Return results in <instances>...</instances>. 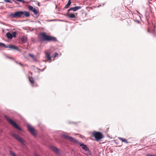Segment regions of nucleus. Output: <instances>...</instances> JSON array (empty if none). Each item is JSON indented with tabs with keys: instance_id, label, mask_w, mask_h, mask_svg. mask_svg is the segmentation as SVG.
I'll list each match as a JSON object with an SVG mask.
<instances>
[{
	"instance_id": "nucleus-27",
	"label": "nucleus",
	"mask_w": 156,
	"mask_h": 156,
	"mask_svg": "<svg viewBox=\"0 0 156 156\" xmlns=\"http://www.w3.org/2000/svg\"><path fill=\"white\" fill-rule=\"evenodd\" d=\"M58 55V54L57 53L55 52V55H54V58H55Z\"/></svg>"
},
{
	"instance_id": "nucleus-32",
	"label": "nucleus",
	"mask_w": 156,
	"mask_h": 156,
	"mask_svg": "<svg viewBox=\"0 0 156 156\" xmlns=\"http://www.w3.org/2000/svg\"><path fill=\"white\" fill-rule=\"evenodd\" d=\"M35 156H38V155L37 154H35Z\"/></svg>"
},
{
	"instance_id": "nucleus-31",
	"label": "nucleus",
	"mask_w": 156,
	"mask_h": 156,
	"mask_svg": "<svg viewBox=\"0 0 156 156\" xmlns=\"http://www.w3.org/2000/svg\"><path fill=\"white\" fill-rule=\"evenodd\" d=\"M19 64H20V65H21L22 66H23V65L21 63H19Z\"/></svg>"
},
{
	"instance_id": "nucleus-26",
	"label": "nucleus",
	"mask_w": 156,
	"mask_h": 156,
	"mask_svg": "<svg viewBox=\"0 0 156 156\" xmlns=\"http://www.w3.org/2000/svg\"><path fill=\"white\" fill-rule=\"evenodd\" d=\"M4 1L5 2L10 3H12V2L10 0H4Z\"/></svg>"
},
{
	"instance_id": "nucleus-1",
	"label": "nucleus",
	"mask_w": 156,
	"mask_h": 156,
	"mask_svg": "<svg viewBox=\"0 0 156 156\" xmlns=\"http://www.w3.org/2000/svg\"><path fill=\"white\" fill-rule=\"evenodd\" d=\"M41 37H40V41H47L48 42H57L56 38L54 36L47 35L45 32L40 33Z\"/></svg>"
},
{
	"instance_id": "nucleus-23",
	"label": "nucleus",
	"mask_w": 156,
	"mask_h": 156,
	"mask_svg": "<svg viewBox=\"0 0 156 156\" xmlns=\"http://www.w3.org/2000/svg\"><path fill=\"white\" fill-rule=\"evenodd\" d=\"M12 36L13 37H15L16 35V32H14L12 33Z\"/></svg>"
},
{
	"instance_id": "nucleus-22",
	"label": "nucleus",
	"mask_w": 156,
	"mask_h": 156,
	"mask_svg": "<svg viewBox=\"0 0 156 156\" xmlns=\"http://www.w3.org/2000/svg\"><path fill=\"white\" fill-rule=\"evenodd\" d=\"M13 2H16V1H18L21 2H22L23 3H24L25 2L23 0H12Z\"/></svg>"
},
{
	"instance_id": "nucleus-20",
	"label": "nucleus",
	"mask_w": 156,
	"mask_h": 156,
	"mask_svg": "<svg viewBox=\"0 0 156 156\" xmlns=\"http://www.w3.org/2000/svg\"><path fill=\"white\" fill-rule=\"evenodd\" d=\"M32 11L33 12L34 14L35 15H37L38 13V11H37L35 8Z\"/></svg>"
},
{
	"instance_id": "nucleus-9",
	"label": "nucleus",
	"mask_w": 156,
	"mask_h": 156,
	"mask_svg": "<svg viewBox=\"0 0 156 156\" xmlns=\"http://www.w3.org/2000/svg\"><path fill=\"white\" fill-rule=\"evenodd\" d=\"M81 8V7L80 6H75L74 7H71L68 10L67 12H69V11L71 10H73V11H76L79 9H80Z\"/></svg>"
},
{
	"instance_id": "nucleus-18",
	"label": "nucleus",
	"mask_w": 156,
	"mask_h": 156,
	"mask_svg": "<svg viewBox=\"0 0 156 156\" xmlns=\"http://www.w3.org/2000/svg\"><path fill=\"white\" fill-rule=\"evenodd\" d=\"M22 41L23 43H25L27 42V37H23L22 38Z\"/></svg>"
},
{
	"instance_id": "nucleus-13",
	"label": "nucleus",
	"mask_w": 156,
	"mask_h": 156,
	"mask_svg": "<svg viewBox=\"0 0 156 156\" xmlns=\"http://www.w3.org/2000/svg\"><path fill=\"white\" fill-rule=\"evenodd\" d=\"M67 16L68 17L70 18H75V15L73 13H71L70 14L69 13H67Z\"/></svg>"
},
{
	"instance_id": "nucleus-11",
	"label": "nucleus",
	"mask_w": 156,
	"mask_h": 156,
	"mask_svg": "<svg viewBox=\"0 0 156 156\" xmlns=\"http://www.w3.org/2000/svg\"><path fill=\"white\" fill-rule=\"evenodd\" d=\"M79 143L80 144V146H81L82 148L83 149L84 151H86V150H87V149L88 148L86 145L83 143L81 144L80 143Z\"/></svg>"
},
{
	"instance_id": "nucleus-25",
	"label": "nucleus",
	"mask_w": 156,
	"mask_h": 156,
	"mask_svg": "<svg viewBox=\"0 0 156 156\" xmlns=\"http://www.w3.org/2000/svg\"><path fill=\"white\" fill-rule=\"evenodd\" d=\"M29 55L31 58H33L35 57L34 56L33 54H29Z\"/></svg>"
},
{
	"instance_id": "nucleus-2",
	"label": "nucleus",
	"mask_w": 156,
	"mask_h": 156,
	"mask_svg": "<svg viewBox=\"0 0 156 156\" xmlns=\"http://www.w3.org/2000/svg\"><path fill=\"white\" fill-rule=\"evenodd\" d=\"M30 13L27 11H19L14 13H11L10 16L12 18L27 17L30 16Z\"/></svg>"
},
{
	"instance_id": "nucleus-29",
	"label": "nucleus",
	"mask_w": 156,
	"mask_h": 156,
	"mask_svg": "<svg viewBox=\"0 0 156 156\" xmlns=\"http://www.w3.org/2000/svg\"><path fill=\"white\" fill-rule=\"evenodd\" d=\"M34 60L35 61H37V58L36 57H35L34 58H33Z\"/></svg>"
},
{
	"instance_id": "nucleus-3",
	"label": "nucleus",
	"mask_w": 156,
	"mask_h": 156,
	"mask_svg": "<svg viewBox=\"0 0 156 156\" xmlns=\"http://www.w3.org/2000/svg\"><path fill=\"white\" fill-rule=\"evenodd\" d=\"M61 137L64 139H66L69 140L70 142L78 143V141L76 140L75 138L69 136L68 135V133H65L61 135Z\"/></svg>"
},
{
	"instance_id": "nucleus-8",
	"label": "nucleus",
	"mask_w": 156,
	"mask_h": 156,
	"mask_svg": "<svg viewBox=\"0 0 156 156\" xmlns=\"http://www.w3.org/2000/svg\"><path fill=\"white\" fill-rule=\"evenodd\" d=\"M27 128L28 130L30 131L31 133L34 136L36 135V133L34 129L30 125L27 124Z\"/></svg>"
},
{
	"instance_id": "nucleus-21",
	"label": "nucleus",
	"mask_w": 156,
	"mask_h": 156,
	"mask_svg": "<svg viewBox=\"0 0 156 156\" xmlns=\"http://www.w3.org/2000/svg\"><path fill=\"white\" fill-rule=\"evenodd\" d=\"M28 8L29 10L32 11L34 8L32 6L29 5L28 6Z\"/></svg>"
},
{
	"instance_id": "nucleus-5",
	"label": "nucleus",
	"mask_w": 156,
	"mask_h": 156,
	"mask_svg": "<svg viewBox=\"0 0 156 156\" xmlns=\"http://www.w3.org/2000/svg\"><path fill=\"white\" fill-rule=\"evenodd\" d=\"M93 134L97 141H98L103 138V135L100 132H94Z\"/></svg>"
},
{
	"instance_id": "nucleus-14",
	"label": "nucleus",
	"mask_w": 156,
	"mask_h": 156,
	"mask_svg": "<svg viewBox=\"0 0 156 156\" xmlns=\"http://www.w3.org/2000/svg\"><path fill=\"white\" fill-rule=\"evenodd\" d=\"M6 35L7 37L9 39H12V34L9 32L7 33Z\"/></svg>"
},
{
	"instance_id": "nucleus-24",
	"label": "nucleus",
	"mask_w": 156,
	"mask_h": 156,
	"mask_svg": "<svg viewBox=\"0 0 156 156\" xmlns=\"http://www.w3.org/2000/svg\"><path fill=\"white\" fill-rule=\"evenodd\" d=\"M10 154L11 155H12L13 156H16L15 154L12 151H10Z\"/></svg>"
},
{
	"instance_id": "nucleus-10",
	"label": "nucleus",
	"mask_w": 156,
	"mask_h": 156,
	"mask_svg": "<svg viewBox=\"0 0 156 156\" xmlns=\"http://www.w3.org/2000/svg\"><path fill=\"white\" fill-rule=\"evenodd\" d=\"M51 149L53 152L55 153H58L59 152L58 149L56 147L52 146L51 147Z\"/></svg>"
},
{
	"instance_id": "nucleus-34",
	"label": "nucleus",
	"mask_w": 156,
	"mask_h": 156,
	"mask_svg": "<svg viewBox=\"0 0 156 156\" xmlns=\"http://www.w3.org/2000/svg\"><path fill=\"white\" fill-rule=\"evenodd\" d=\"M10 58L11 59H12L11 58Z\"/></svg>"
},
{
	"instance_id": "nucleus-4",
	"label": "nucleus",
	"mask_w": 156,
	"mask_h": 156,
	"mask_svg": "<svg viewBox=\"0 0 156 156\" xmlns=\"http://www.w3.org/2000/svg\"><path fill=\"white\" fill-rule=\"evenodd\" d=\"M5 118L7 121L13 126L15 127L16 129H18L20 130H21V129L18 126L17 124L14 122L13 120L11 119L10 118L5 116Z\"/></svg>"
},
{
	"instance_id": "nucleus-7",
	"label": "nucleus",
	"mask_w": 156,
	"mask_h": 156,
	"mask_svg": "<svg viewBox=\"0 0 156 156\" xmlns=\"http://www.w3.org/2000/svg\"><path fill=\"white\" fill-rule=\"evenodd\" d=\"M12 136L14 137L17 140L23 144H24L25 141L23 140L19 135L13 133L12 134Z\"/></svg>"
},
{
	"instance_id": "nucleus-6",
	"label": "nucleus",
	"mask_w": 156,
	"mask_h": 156,
	"mask_svg": "<svg viewBox=\"0 0 156 156\" xmlns=\"http://www.w3.org/2000/svg\"><path fill=\"white\" fill-rule=\"evenodd\" d=\"M0 46L4 47L5 48H9L12 49H14L18 50V49L17 47L12 45H6L0 42Z\"/></svg>"
},
{
	"instance_id": "nucleus-17",
	"label": "nucleus",
	"mask_w": 156,
	"mask_h": 156,
	"mask_svg": "<svg viewBox=\"0 0 156 156\" xmlns=\"http://www.w3.org/2000/svg\"><path fill=\"white\" fill-rule=\"evenodd\" d=\"M85 151L86 152L84 153V154L86 155H91L90 151L88 148L87 149V150H86V151Z\"/></svg>"
},
{
	"instance_id": "nucleus-12",
	"label": "nucleus",
	"mask_w": 156,
	"mask_h": 156,
	"mask_svg": "<svg viewBox=\"0 0 156 156\" xmlns=\"http://www.w3.org/2000/svg\"><path fill=\"white\" fill-rule=\"evenodd\" d=\"M45 54V58H47L48 60L51 61V57L50 54L48 52H46Z\"/></svg>"
},
{
	"instance_id": "nucleus-28",
	"label": "nucleus",
	"mask_w": 156,
	"mask_h": 156,
	"mask_svg": "<svg viewBox=\"0 0 156 156\" xmlns=\"http://www.w3.org/2000/svg\"><path fill=\"white\" fill-rule=\"evenodd\" d=\"M147 156H156L155 155H151L150 154H146Z\"/></svg>"
},
{
	"instance_id": "nucleus-16",
	"label": "nucleus",
	"mask_w": 156,
	"mask_h": 156,
	"mask_svg": "<svg viewBox=\"0 0 156 156\" xmlns=\"http://www.w3.org/2000/svg\"><path fill=\"white\" fill-rule=\"evenodd\" d=\"M71 3V0H69L67 4L66 5L65 8H68L69 7V6L70 5Z\"/></svg>"
},
{
	"instance_id": "nucleus-30",
	"label": "nucleus",
	"mask_w": 156,
	"mask_h": 156,
	"mask_svg": "<svg viewBox=\"0 0 156 156\" xmlns=\"http://www.w3.org/2000/svg\"><path fill=\"white\" fill-rule=\"evenodd\" d=\"M38 69L41 71H43L44 70V69Z\"/></svg>"
},
{
	"instance_id": "nucleus-15",
	"label": "nucleus",
	"mask_w": 156,
	"mask_h": 156,
	"mask_svg": "<svg viewBox=\"0 0 156 156\" xmlns=\"http://www.w3.org/2000/svg\"><path fill=\"white\" fill-rule=\"evenodd\" d=\"M118 139H119V140H121L122 142H124L126 144H128L129 143V142L127 141V140H126V139H124L122 138L119 137L118 138Z\"/></svg>"
},
{
	"instance_id": "nucleus-33",
	"label": "nucleus",
	"mask_w": 156,
	"mask_h": 156,
	"mask_svg": "<svg viewBox=\"0 0 156 156\" xmlns=\"http://www.w3.org/2000/svg\"><path fill=\"white\" fill-rule=\"evenodd\" d=\"M83 136H82L81 137L82 138H83Z\"/></svg>"
},
{
	"instance_id": "nucleus-19",
	"label": "nucleus",
	"mask_w": 156,
	"mask_h": 156,
	"mask_svg": "<svg viewBox=\"0 0 156 156\" xmlns=\"http://www.w3.org/2000/svg\"><path fill=\"white\" fill-rule=\"evenodd\" d=\"M29 80L30 82L31 83V85L33 86L34 83V81L33 80L32 78H30V77H29Z\"/></svg>"
},
{
	"instance_id": "nucleus-35",
	"label": "nucleus",
	"mask_w": 156,
	"mask_h": 156,
	"mask_svg": "<svg viewBox=\"0 0 156 156\" xmlns=\"http://www.w3.org/2000/svg\"><path fill=\"white\" fill-rule=\"evenodd\" d=\"M44 61V62H46V61Z\"/></svg>"
}]
</instances>
